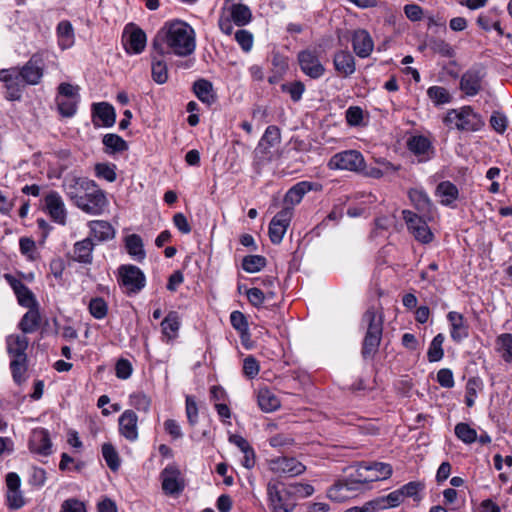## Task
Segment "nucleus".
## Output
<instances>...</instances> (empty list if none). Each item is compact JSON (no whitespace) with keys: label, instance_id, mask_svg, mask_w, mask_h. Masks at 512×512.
<instances>
[{"label":"nucleus","instance_id":"412c9836","mask_svg":"<svg viewBox=\"0 0 512 512\" xmlns=\"http://www.w3.org/2000/svg\"><path fill=\"white\" fill-rule=\"evenodd\" d=\"M89 186H93V180L86 177H72L67 179L63 184L67 197L75 206L80 201L85 191L89 189Z\"/></svg>","mask_w":512,"mask_h":512},{"label":"nucleus","instance_id":"c9c22d12","mask_svg":"<svg viewBox=\"0 0 512 512\" xmlns=\"http://www.w3.org/2000/svg\"><path fill=\"white\" fill-rule=\"evenodd\" d=\"M408 197L414 207L420 212L429 211L432 206L431 199L422 187L411 188L408 191Z\"/></svg>","mask_w":512,"mask_h":512},{"label":"nucleus","instance_id":"b1692460","mask_svg":"<svg viewBox=\"0 0 512 512\" xmlns=\"http://www.w3.org/2000/svg\"><path fill=\"white\" fill-rule=\"evenodd\" d=\"M89 236L91 240L106 242L115 237L114 227L105 220H91L88 222Z\"/></svg>","mask_w":512,"mask_h":512},{"label":"nucleus","instance_id":"ddd939ff","mask_svg":"<svg viewBox=\"0 0 512 512\" xmlns=\"http://www.w3.org/2000/svg\"><path fill=\"white\" fill-rule=\"evenodd\" d=\"M402 214L408 230L413 234L417 241L423 244H428L433 240V233L421 217L410 210H403Z\"/></svg>","mask_w":512,"mask_h":512},{"label":"nucleus","instance_id":"c85d7f7f","mask_svg":"<svg viewBox=\"0 0 512 512\" xmlns=\"http://www.w3.org/2000/svg\"><path fill=\"white\" fill-rule=\"evenodd\" d=\"M482 77L478 71L469 70L460 79V89L467 96H475L481 89Z\"/></svg>","mask_w":512,"mask_h":512},{"label":"nucleus","instance_id":"e2e57ef3","mask_svg":"<svg viewBox=\"0 0 512 512\" xmlns=\"http://www.w3.org/2000/svg\"><path fill=\"white\" fill-rule=\"evenodd\" d=\"M235 40L244 52L251 51L253 47V35L248 30L240 29L235 33Z\"/></svg>","mask_w":512,"mask_h":512},{"label":"nucleus","instance_id":"4d7b16f0","mask_svg":"<svg viewBox=\"0 0 512 512\" xmlns=\"http://www.w3.org/2000/svg\"><path fill=\"white\" fill-rule=\"evenodd\" d=\"M381 511L389 508L398 507L402 502V494L399 489L390 492L385 496L376 497Z\"/></svg>","mask_w":512,"mask_h":512},{"label":"nucleus","instance_id":"1a4fd4ad","mask_svg":"<svg viewBox=\"0 0 512 512\" xmlns=\"http://www.w3.org/2000/svg\"><path fill=\"white\" fill-rule=\"evenodd\" d=\"M45 62L42 53H34L22 66L16 67L18 76L25 85H38L44 76Z\"/></svg>","mask_w":512,"mask_h":512},{"label":"nucleus","instance_id":"052dcab7","mask_svg":"<svg viewBox=\"0 0 512 512\" xmlns=\"http://www.w3.org/2000/svg\"><path fill=\"white\" fill-rule=\"evenodd\" d=\"M281 90L290 95L293 102L301 100L302 95L305 91V85L301 81H294L281 85Z\"/></svg>","mask_w":512,"mask_h":512},{"label":"nucleus","instance_id":"4be33fe9","mask_svg":"<svg viewBox=\"0 0 512 512\" xmlns=\"http://www.w3.org/2000/svg\"><path fill=\"white\" fill-rule=\"evenodd\" d=\"M119 433L128 441L138 439V416L133 410H125L119 417Z\"/></svg>","mask_w":512,"mask_h":512},{"label":"nucleus","instance_id":"de8ad7c7","mask_svg":"<svg viewBox=\"0 0 512 512\" xmlns=\"http://www.w3.org/2000/svg\"><path fill=\"white\" fill-rule=\"evenodd\" d=\"M454 433L464 444L470 445L477 441V431L468 423H457L454 428Z\"/></svg>","mask_w":512,"mask_h":512},{"label":"nucleus","instance_id":"0e129e2a","mask_svg":"<svg viewBox=\"0 0 512 512\" xmlns=\"http://www.w3.org/2000/svg\"><path fill=\"white\" fill-rule=\"evenodd\" d=\"M230 322L232 327L237 330L241 335L247 333L248 322L244 314L240 311H233L230 314Z\"/></svg>","mask_w":512,"mask_h":512},{"label":"nucleus","instance_id":"2eb2a0df","mask_svg":"<svg viewBox=\"0 0 512 512\" xmlns=\"http://www.w3.org/2000/svg\"><path fill=\"white\" fill-rule=\"evenodd\" d=\"M29 450L40 456H49L52 454V442L50 433L45 428H36L31 432L29 442Z\"/></svg>","mask_w":512,"mask_h":512},{"label":"nucleus","instance_id":"49530a36","mask_svg":"<svg viewBox=\"0 0 512 512\" xmlns=\"http://www.w3.org/2000/svg\"><path fill=\"white\" fill-rule=\"evenodd\" d=\"M445 341V336L442 333H438L430 342L428 351H427V359L429 362H438L444 356L443 343Z\"/></svg>","mask_w":512,"mask_h":512},{"label":"nucleus","instance_id":"5fc2aeb1","mask_svg":"<svg viewBox=\"0 0 512 512\" xmlns=\"http://www.w3.org/2000/svg\"><path fill=\"white\" fill-rule=\"evenodd\" d=\"M266 265V258L261 255H248L242 260V268L248 273L259 272Z\"/></svg>","mask_w":512,"mask_h":512},{"label":"nucleus","instance_id":"7ed1b4c3","mask_svg":"<svg viewBox=\"0 0 512 512\" xmlns=\"http://www.w3.org/2000/svg\"><path fill=\"white\" fill-rule=\"evenodd\" d=\"M444 124L451 128L465 132H476L484 125L483 117L475 112L471 106H462L458 109H450L444 119Z\"/></svg>","mask_w":512,"mask_h":512},{"label":"nucleus","instance_id":"f8f14e48","mask_svg":"<svg viewBox=\"0 0 512 512\" xmlns=\"http://www.w3.org/2000/svg\"><path fill=\"white\" fill-rule=\"evenodd\" d=\"M0 81L4 83L5 98L8 101H19L21 99L26 85L18 76L16 67L0 70Z\"/></svg>","mask_w":512,"mask_h":512},{"label":"nucleus","instance_id":"20e7f679","mask_svg":"<svg viewBox=\"0 0 512 512\" xmlns=\"http://www.w3.org/2000/svg\"><path fill=\"white\" fill-rule=\"evenodd\" d=\"M293 488L289 484L269 481L266 487L268 507L271 512H293L297 506Z\"/></svg>","mask_w":512,"mask_h":512},{"label":"nucleus","instance_id":"13d9d810","mask_svg":"<svg viewBox=\"0 0 512 512\" xmlns=\"http://www.w3.org/2000/svg\"><path fill=\"white\" fill-rule=\"evenodd\" d=\"M88 309L95 319H103L107 316L108 305L102 297L92 298L89 302Z\"/></svg>","mask_w":512,"mask_h":512},{"label":"nucleus","instance_id":"a19ab883","mask_svg":"<svg viewBox=\"0 0 512 512\" xmlns=\"http://www.w3.org/2000/svg\"><path fill=\"white\" fill-rule=\"evenodd\" d=\"M157 53L153 51L152 57V67H151V75L152 79L157 84H164L168 80V68L167 64L163 59H158Z\"/></svg>","mask_w":512,"mask_h":512},{"label":"nucleus","instance_id":"bb28decb","mask_svg":"<svg viewBox=\"0 0 512 512\" xmlns=\"http://www.w3.org/2000/svg\"><path fill=\"white\" fill-rule=\"evenodd\" d=\"M7 352L12 359H26V350L29 345L25 335H9L6 339Z\"/></svg>","mask_w":512,"mask_h":512},{"label":"nucleus","instance_id":"69168bd1","mask_svg":"<svg viewBox=\"0 0 512 512\" xmlns=\"http://www.w3.org/2000/svg\"><path fill=\"white\" fill-rule=\"evenodd\" d=\"M260 370L259 362L251 355L247 356L243 361V373L249 379L255 378Z\"/></svg>","mask_w":512,"mask_h":512},{"label":"nucleus","instance_id":"603ef678","mask_svg":"<svg viewBox=\"0 0 512 512\" xmlns=\"http://www.w3.org/2000/svg\"><path fill=\"white\" fill-rule=\"evenodd\" d=\"M10 369L14 382L18 385H21L26 381L27 358L12 359L10 362Z\"/></svg>","mask_w":512,"mask_h":512},{"label":"nucleus","instance_id":"680f3d73","mask_svg":"<svg viewBox=\"0 0 512 512\" xmlns=\"http://www.w3.org/2000/svg\"><path fill=\"white\" fill-rule=\"evenodd\" d=\"M131 405L138 411L144 413L149 412L151 406V399L142 392L134 393L130 396Z\"/></svg>","mask_w":512,"mask_h":512},{"label":"nucleus","instance_id":"a18cd8bd","mask_svg":"<svg viewBox=\"0 0 512 512\" xmlns=\"http://www.w3.org/2000/svg\"><path fill=\"white\" fill-rule=\"evenodd\" d=\"M334 66L336 71L344 77L352 74V55L349 51L338 52L334 57Z\"/></svg>","mask_w":512,"mask_h":512},{"label":"nucleus","instance_id":"39448f33","mask_svg":"<svg viewBox=\"0 0 512 512\" xmlns=\"http://www.w3.org/2000/svg\"><path fill=\"white\" fill-rule=\"evenodd\" d=\"M354 469L357 474V478L354 477V485L357 483L367 484L379 480H386L391 477L393 472L390 464L381 462L371 464L360 462L356 465L354 464Z\"/></svg>","mask_w":512,"mask_h":512},{"label":"nucleus","instance_id":"f03ea898","mask_svg":"<svg viewBox=\"0 0 512 512\" xmlns=\"http://www.w3.org/2000/svg\"><path fill=\"white\" fill-rule=\"evenodd\" d=\"M362 325L366 328L361 354L365 360H372L378 352L382 339L384 313L381 307L371 306L362 315Z\"/></svg>","mask_w":512,"mask_h":512},{"label":"nucleus","instance_id":"bf43d9fd","mask_svg":"<svg viewBox=\"0 0 512 512\" xmlns=\"http://www.w3.org/2000/svg\"><path fill=\"white\" fill-rule=\"evenodd\" d=\"M482 387V382L479 378H470L466 384V395L465 403L468 407H472L475 404L478 391Z\"/></svg>","mask_w":512,"mask_h":512},{"label":"nucleus","instance_id":"473e14b6","mask_svg":"<svg viewBox=\"0 0 512 512\" xmlns=\"http://www.w3.org/2000/svg\"><path fill=\"white\" fill-rule=\"evenodd\" d=\"M495 351L505 363H512V334L502 333L495 339Z\"/></svg>","mask_w":512,"mask_h":512},{"label":"nucleus","instance_id":"3c124183","mask_svg":"<svg viewBox=\"0 0 512 512\" xmlns=\"http://www.w3.org/2000/svg\"><path fill=\"white\" fill-rule=\"evenodd\" d=\"M427 96L436 106L448 104L452 100V96L449 91L442 86L429 87L427 90Z\"/></svg>","mask_w":512,"mask_h":512},{"label":"nucleus","instance_id":"37998d69","mask_svg":"<svg viewBox=\"0 0 512 512\" xmlns=\"http://www.w3.org/2000/svg\"><path fill=\"white\" fill-rule=\"evenodd\" d=\"M230 18L237 26H245L252 19V13L244 4H233L230 7Z\"/></svg>","mask_w":512,"mask_h":512},{"label":"nucleus","instance_id":"9d476101","mask_svg":"<svg viewBox=\"0 0 512 512\" xmlns=\"http://www.w3.org/2000/svg\"><path fill=\"white\" fill-rule=\"evenodd\" d=\"M147 37L145 32L133 23L125 26L122 33V43L125 51L132 54H140L146 47Z\"/></svg>","mask_w":512,"mask_h":512},{"label":"nucleus","instance_id":"774afa93","mask_svg":"<svg viewBox=\"0 0 512 512\" xmlns=\"http://www.w3.org/2000/svg\"><path fill=\"white\" fill-rule=\"evenodd\" d=\"M61 512H86V507L82 501L70 498L62 503Z\"/></svg>","mask_w":512,"mask_h":512},{"label":"nucleus","instance_id":"f257e3e1","mask_svg":"<svg viewBox=\"0 0 512 512\" xmlns=\"http://www.w3.org/2000/svg\"><path fill=\"white\" fill-rule=\"evenodd\" d=\"M152 49L161 57L190 56L196 49L195 30L190 24L180 19L166 21L154 36Z\"/></svg>","mask_w":512,"mask_h":512},{"label":"nucleus","instance_id":"ea45409f","mask_svg":"<svg viewBox=\"0 0 512 512\" xmlns=\"http://www.w3.org/2000/svg\"><path fill=\"white\" fill-rule=\"evenodd\" d=\"M102 143L108 154L121 153L128 150L127 142L117 134L109 133L104 135Z\"/></svg>","mask_w":512,"mask_h":512},{"label":"nucleus","instance_id":"8fccbe9b","mask_svg":"<svg viewBox=\"0 0 512 512\" xmlns=\"http://www.w3.org/2000/svg\"><path fill=\"white\" fill-rule=\"evenodd\" d=\"M425 485L420 481H411L399 488L402 494V500L405 498H412L413 501L419 502L422 499L421 492L424 490Z\"/></svg>","mask_w":512,"mask_h":512},{"label":"nucleus","instance_id":"864d4df0","mask_svg":"<svg viewBox=\"0 0 512 512\" xmlns=\"http://www.w3.org/2000/svg\"><path fill=\"white\" fill-rule=\"evenodd\" d=\"M102 456L107 466L112 471H117L120 467V459L118 452L111 443H104L102 445Z\"/></svg>","mask_w":512,"mask_h":512},{"label":"nucleus","instance_id":"cd10ccee","mask_svg":"<svg viewBox=\"0 0 512 512\" xmlns=\"http://www.w3.org/2000/svg\"><path fill=\"white\" fill-rule=\"evenodd\" d=\"M94 245L90 237L77 241L73 246L72 259L82 264H91Z\"/></svg>","mask_w":512,"mask_h":512},{"label":"nucleus","instance_id":"a211bd4d","mask_svg":"<svg viewBox=\"0 0 512 512\" xmlns=\"http://www.w3.org/2000/svg\"><path fill=\"white\" fill-rule=\"evenodd\" d=\"M92 122L95 127H112L116 122L114 107L107 102L93 103Z\"/></svg>","mask_w":512,"mask_h":512},{"label":"nucleus","instance_id":"72a5a7b5","mask_svg":"<svg viewBox=\"0 0 512 512\" xmlns=\"http://www.w3.org/2000/svg\"><path fill=\"white\" fill-rule=\"evenodd\" d=\"M125 248L127 253L138 262H142L146 257L142 238L137 234H130L125 238Z\"/></svg>","mask_w":512,"mask_h":512},{"label":"nucleus","instance_id":"7c9ffc66","mask_svg":"<svg viewBox=\"0 0 512 512\" xmlns=\"http://www.w3.org/2000/svg\"><path fill=\"white\" fill-rule=\"evenodd\" d=\"M373 48V40L367 31H354V53L361 58H365L371 54Z\"/></svg>","mask_w":512,"mask_h":512},{"label":"nucleus","instance_id":"6ab92c4d","mask_svg":"<svg viewBox=\"0 0 512 512\" xmlns=\"http://www.w3.org/2000/svg\"><path fill=\"white\" fill-rule=\"evenodd\" d=\"M270 469L275 473L293 477L302 474L306 467L293 457H278L270 461Z\"/></svg>","mask_w":512,"mask_h":512},{"label":"nucleus","instance_id":"aec40b11","mask_svg":"<svg viewBox=\"0 0 512 512\" xmlns=\"http://www.w3.org/2000/svg\"><path fill=\"white\" fill-rule=\"evenodd\" d=\"M447 321L450 326V337L454 342L460 343L469 336V324L461 313L450 311L447 314Z\"/></svg>","mask_w":512,"mask_h":512},{"label":"nucleus","instance_id":"9b49d317","mask_svg":"<svg viewBox=\"0 0 512 512\" xmlns=\"http://www.w3.org/2000/svg\"><path fill=\"white\" fill-rule=\"evenodd\" d=\"M297 58L300 69L306 76L312 79H318L324 75L325 68L320 61L317 50H303L298 53Z\"/></svg>","mask_w":512,"mask_h":512},{"label":"nucleus","instance_id":"6e6d98bb","mask_svg":"<svg viewBox=\"0 0 512 512\" xmlns=\"http://www.w3.org/2000/svg\"><path fill=\"white\" fill-rule=\"evenodd\" d=\"M116 165L113 163H97L94 167L96 177L108 182H114L117 178Z\"/></svg>","mask_w":512,"mask_h":512},{"label":"nucleus","instance_id":"f704fd0d","mask_svg":"<svg viewBox=\"0 0 512 512\" xmlns=\"http://www.w3.org/2000/svg\"><path fill=\"white\" fill-rule=\"evenodd\" d=\"M258 405L264 412H273L280 407V400L278 397L268 388H261L257 395Z\"/></svg>","mask_w":512,"mask_h":512},{"label":"nucleus","instance_id":"79ce46f5","mask_svg":"<svg viewBox=\"0 0 512 512\" xmlns=\"http://www.w3.org/2000/svg\"><path fill=\"white\" fill-rule=\"evenodd\" d=\"M40 322L41 317L39 311L30 309L23 315L19 323V329L24 334H30L35 332L39 328Z\"/></svg>","mask_w":512,"mask_h":512},{"label":"nucleus","instance_id":"dca6fc26","mask_svg":"<svg viewBox=\"0 0 512 512\" xmlns=\"http://www.w3.org/2000/svg\"><path fill=\"white\" fill-rule=\"evenodd\" d=\"M322 185L317 182L300 181L293 185L284 196L286 207H293L299 204L303 197L310 191H321Z\"/></svg>","mask_w":512,"mask_h":512},{"label":"nucleus","instance_id":"6e6552de","mask_svg":"<svg viewBox=\"0 0 512 512\" xmlns=\"http://www.w3.org/2000/svg\"><path fill=\"white\" fill-rule=\"evenodd\" d=\"M163 493L169 496H178L185 489V479L181 470L175 463L168 464L160 473Z\"/></svg>","mask_w":512,"mask_h":512},{"label":"nucleus","instance_id":"4c0bfd02","mask_svg":"<svg viewBox=\"0 0 512 512\" xmlns=\"http://www.w3.org/2000/svg\"><path fill=\"white\" fill-rule=\"evenodd\" d=\"M331 170H352V150H345L333 155L328 164Z\"/></svg>","mask_w":512,"mask_h":512},{"label":"nucleus","instance_id":"e433bc0d","mask_svg":"<svg viewBox=\"0 0 512 512\" xmlns=\"http://www.w3.org/2000/svg\"><path fill=\"white\" fill-rule=\"evenodd\" d=\"M58 45L65 50L74 44V29L69 21H61L57 25Z\"/></svg>","mask_w":512,"mask_h":512},{"label":"nucleus","instance_id":"338daca9","mask_svg":"<svg viewBox=\"0 0 512 512\" xmlns=\"http://www.w3.org/2000/svg\"><path fill=\"white\" fill-rule=\"evenodd\" d=\"M46 471L41 467H33L29 475V484L34 487H42L46 482Z\"/></svg>","mask_w":512,"mask_h":512},{"label":"nucleus","instance_id":"2f4dec72","mask_svg":"<svg viewBox=\"0 0 512 512\" xmlns=\"http://www.w3.org/2000/svg\"><path fill=\"white\" fill-rule=\"evenodd\" d=\"M193 92L204 104L211 105L216 101L213 85L206 79H199L193 84Z\"/></svg>","mask_w":512,"mask_h":512},{"label":"nucleus","instance_id":"a878e982","mask_svg":"<svg viewBox=\"0 0 512 512\" xmlns=\"http://www.w3.org/2000/svg\"><path fill=\"white\" fill-rule=\"evenodd\" d=\"M408 149L419 157L420 161H427L433 154L430 140L422 135L412 136L407 142Z\"/></svg>","mask_w":512,"mask_h":512},{"label":"nucleus","instance_id":"09e8293b","mask_svg":"<svg viewBox=\"0 0 512 512\" xmlns=\"http://www.w3.org/2000/svg\"><path fill=\"white\" fill-rule=\"evenodd\" d=\"M281 141L280 129L275 125H270L266 128L263 136L261 137L259 146L263 147L265 151L278 145Z\"/></svg>","mask_w":512,"mask_h":512},{"label":"nucleus","instance_id":"5701e85b","mask_svg":"<svg viewBox=\"0 0 512 512\" xmlns=\"http://www.w3.org/2000/svg\"><path fill=\"white\" fill-rule=\"evenodd\" d=\"M5 279L13 289L18 303L26 308H31L35 304V297L32 291L19 279L10 274L5 275Z\"/></svg>","mask_w":512,"mask_h":512},{"label":"nucleus","instance_id":"c756f323","mask_svg":"<svg viewBox=\"0 0 512 512\" xmlns=\"http://www.w3.org/2000/svg\"><path fill=\"white\" fill-rule=\"evenodd\" d=\"M327 496L330 500L339 503L349 500L352 497V482L348 479L336 481L329 488Z\"/></svg>","mask_w":512,"mask_h":512},{"label":"nucleus","instance_id":"f3484780","mask_svg":"<svg viewBox=\"0 0 512 512\" xmlns=\"http://www.w3.org/2000/svg\"><path fill=\"white\" fill-rule=\"evenodd\" d=\"M46 211L50 218L60 224H66L67 211L64 201L60 194L56 191H50L44 198Z\"/></svg>","mask_w":512,"mask_h":512},{"label":"nucleus","instance_id":"4468645a","mask_svg":"<svg viewBox=\"0 0 512 512\" xmlns=\"http://www.w3.org/2000/svg\"><path fill=\"white\" fill-rule=\"evenodd\" d=\"M293 216L291 207H284L271 220L269 224V238L273 244H280L290 225Z\"/></svg>","mask_w":512,"mask_h":512},{"label":"nucleus","instance_id":"423d86ee","mask_svg":"<svg viewBox=\"0 0 512 512\" xmlns=\"http://www.w3.org/2000/svg\"><path fill=\"white\" fill-rule=\"evenodd\" d=\"M109 202L105 192L99 188L93 180V186L85 191L76 207L89 215H101L105 211Z\"/></svg>","mask_w":512,"mask_h":512},{"label":"nucleus","instance_id":"58836bf2","mask_svg":"<svg viewBox=\"0 0 512 512\" xmlns=\"http://www.w3.org/2000/svg\"><path fill=\"white\" fill-rule=\"evenodd\" d=\"M161 328L163 335L168 340H173L176 338L178 330L180 328V321L178 314L174 311L169 312L166 317L161 322Z\"/></svg>","mask_w":512,"mask_h":512},{"label":"nucleus","instance_id":"393cba45","mask_svg":"<svg viewBox=\"0 0 512 512\" xmlns=\"http://www.w3.org/2000/svg\"><path fill=\"white\" fill-rule=\"evenodd\" d=\"M435 196L441 205L455 207V203L459 198V189L451 181H442L435 189Z\"/></svg>","mask_w":512,"mask_h":512},{"label":"nucleus","instance_id":"0eeeda50","mask_svg":"<svg viewBox=\"0 0 512 512\" xmlns=\"http://www.w3.org/2000/svg\"><path fill=\"white\" fill-rule=\"evenodd\" d=\"M118 283L127 295L138 294L146 285V277L139 267L124 264L118 268Z\"/></svg>","mask_w":512,"mask_h":512},{"label":"nucleus","instance_id":"c03bdc74","mask_svg":"<svg viewBox=\"0 0 512 512\" xmlns=\"http://www.w3.org/2000/svg\"><path fill=\"white\" fill-rule=\"evenodd\" d=\"M79 100L78 98L56 96L55 102L60 115L66 118L73 117L77 112Z\"/></svg>","mask_w":512,"mask_h":512}]
</instances>
